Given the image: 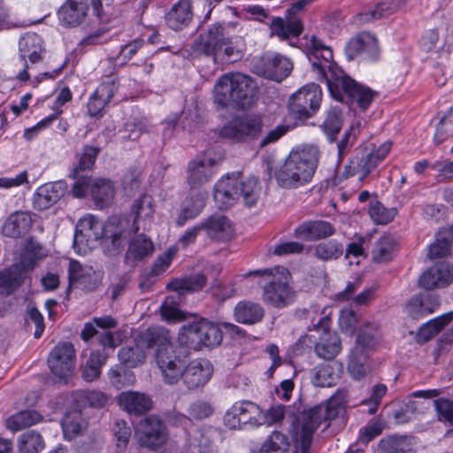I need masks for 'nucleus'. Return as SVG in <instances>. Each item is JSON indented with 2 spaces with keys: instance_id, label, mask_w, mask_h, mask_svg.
Here are the masks:
<instances>
[{
  "instance_id": "62",
  "label": "nucleus",
  "mask_w": 453,
  "mask_h": 453,
  "mask_svg": "<svg viewBox=\"0 0 453 453\" xmlns=\"http://www.w3.org/2000/svg\"><path fill=\"white\" fill-rule=\"evenodd\" d=\"M148 124L145 120H134L127 122L123 130V137L128 140L135 141L143 133L148 131Z\"/></svg>"
},
{
  "instance_id": "55",
  "label": "nucleus",
  "mask_w": 453,
  "mask_h": 453,
  "mask_svg": "<svg viewBox=\"0 0 453 453\" xmlns=\"http://www.w3.org/2000/svg\"><path fill=\"white\" fill-rule=\"evenodd\" d=\"M204 206V197L198 196L195 201L192 198L186 201V204L181 209L180 213L177 219V225L181 226L187 220L196 217Z\"/></svg>"
},
{
  "instance_id": "41",
  "label": "nucleus",
  "mask_w": 453,
  "mask_h": 453,
  "mask_svg": "<svg viewBox=\"0 0 453 453\" xmlns=\"http://www.w3.org/2000/svg\"><path fill=\"white\" fill-rule=\"evenodd\" d=\"M453 319V313L439 316L424 324L418 332V342H426L438 334Z\"/></svg>"
},
{
  "instance_id": "42",
  "label": "nucleus",
  "mask_w": 453,
  "mask_h": 453,
  "mask_svg": "<svg viewBox=\"0 0 453 453\" xmlns=\"http://www.w3.org/2000/svg\"><path fill=\"white\" fill-rule=\"evenodd\" d=\"M115 190L112 183L105 179L93 180L91 196L96 204L103 208L110 204L114 197Z\"/></svg>"
},
{
  "instance_id": "20",
  "label": "nucleus",
  "mask_w": 453,
  "mask_h": 453,
  "mask_svg": "<svg viewBox=\"0 0 453 453\" xmlns=\"http://www.w3.org/2000/svg\"><path fill=\"white\" fill-rule=\"evenodd\" d=\"M155 360L166 384L174 385L181 380L187 364L176 354L174 349L163 353Z\"/></svg>"
},
{
  "instance_id": "22",
  "label": "nucleus",
  "mask_w": 453,
  "mask_h": 453,
  "mask_svg": "<svg viewBox=\"0 0 453 453\" xmlns=\"http://www.w3.org/2000/svg\"><path fill=\"white\" fill-rule=\"evenodd\" d=\"M453 282V265L447 262L437 264L424 272L418 280L421 288L430 290L445 288Z\"/></svg>"
},
{
  "instance_id": "40",
  "label": "nucleus",
  "mask_w": 453,
  "mask_h": 453,
  "mask_svg": "<svg viewBox=\"0 0 453 453\" xmlns=\"http://www.w3.org/2000/svg\"><path fill=\"white\" fill-rule=\"evenodd\" d=\"M207 279L203 274L198 273L183 278H176L167 284L169 290L182 295L186 292H196L201 290L206 284Z\"/></svg>"
},
{
  "instance_id": "11",
  "label": "nucleus",
  "mask_w": 453,
  "mask_h": 453,
  "mask_svg": "<svg viewBox=\"0 0 453 453\" xmlns=\"http://www.w3.org/2000/svg\"><path fill=\"white\" fill-rule=\"evenodd\" d=\"M75 349L71 342H59L50 352L48 366L54 377L67 383L75 368Z\"/></svg>"
},
{
  "instance_id": "63",
  "label": "nucleus",
  "mask_w": 453,
  "mask_h": 453,
  "mask_svg": "<svg viewBox=\"0 0 453 453\" xmlns=\"http://www.w3.org/2000/svg\"><path fill=\"white\" fill-rule=\"evenodd\" d=\"M369 214L377 224H388L394 218V212L386 209L380 202L371 204Z\"/></svg>"
},
{
  "instance_id": "53",
  "label": "nucleus",
  "mask_w": 453,
  "mask_h": 453,
  "mask_svg": "<svg viewBox=\"0 0 453 453\" xmlns=\"http://www.w3.org/2000/svg\"><path fill=\"white\" fill-rule=\"evenodd\" d=\"M180 296H169L159 308L162 319L167 322H180L185 319V314L178 309Z\"/></svg>"
},
{
  "instance_id": "54",
  "label": "nucleus",
  "mask_w": 453,
  "mask_h": 453,
  "mask_svg": "<svg viewBox=\"0 0 453 453\" xmlns=\"http://www.w3.org/2000/svg\"><path fill=\"white\" fill-rule=\"evenodd\" d=\"M77 401L89 407L104 408L109 403L110 397L98 390H87L78 393Z\"/></svg>"
},
{
  "instance_id": "18",
  "label": "nucleus",
  "mask_w": 453,
  "mask_h": 453,
  "mask_svg": "<svg viewBox=\"0 0 453 453\" xmlns=\"http://www.w3.org/2000/svg\"><path fill=\"white\" fill-rule=\"evenodd\" d=\"M258 74L277 81L288 76L292 70L290 60L279 54L263 55L255 65Z\"/></svg>"
},
{
  "instance_id": "37",
  "label": "nucleus",
  "mask_w": 453,
  "mask_h": 453,
  "mask_svg": "<svg viewBox=\"0 0 453 453\" xmlns=\"http://www.w3.org/2000/svg\"><path fill=\"white\" fill-rule=\"evenodd\" d=\"M234 316L239 323L253 325L263 319L265 310L259 303L241 301L234 307Z\"/></svg>"
},
{
  "instance_id": "48",
  "label": "nucleus",
  "mask_w": 453,
  "mask_h": 453,
  "mask_svg": "<svg viewBox=\"0 0 453 453\" xmlns=\"http://www.w3.org/2000/svg\"><path fill=\"white\" fill-rule=\"evenodd\" d=\"M290 443L286 434L273 431L263 442L257 453H288Z\"/></svg>"
},
{
  "instance_id": "45",
  "label": "nucleus",
  "mask_w": 453,
  "mask_h": 453,
  "mask_svg": "<svg viewBox=\"0 0 453 453\" xmlns=\"http://www.w3.org/2000/svg\"><path fill=\"white\" fill-rule=\"evenodd\" d=\"M88 422L79 411H72L66 413L62 420L64 434L68 439H73L87 428Z\"/></svg>"
},
{
  "instance_id": "28",
  "label": "nucleus",
  "mask_w": 453,
  "mask_h": 453,
  "mask_svg": "<svg viewBox=\"0 0 453 453\" xmlns=\"http://www.w3.org/2000/svg\"><path fill=\"white\" fill-rule=\"evenodd\" d=\"M335 233L334 226L325 220H311L301 224L295 235L305 241L313 242L332 236Z\"/></svg>"
},
{
  "instance_id": "29",
  "label": "nucleus",
  "mask_w": 453,
  "mask_h": 453,
  "mask_svg": "<svg viewBox=\"0 0 453 453\" xmlns=\"http://www.w3.org/2000/svg\"><path fill=\"white\" fill-rule=\"evenodd\" d=\"M234 73L221 75L213 88L214 102L221 107H235Z\"/></svg>"
},
{
  "instance_id": "27",
  "label": "nucleus",
  "mask_w": 453,
  "mask_h": 453,
  "mask_svg": "<svg viewBox=\"0 0 453 453\" xmlns=\"http://www.w3.org/2000/svg\"><path fill=\"white\" fill-rule=\"evenodd\" d=\"M234 86L236 88L235 107H250L255 101L257 94L256 81L244 73H234Z\"/></svg>"
},
{
  "instance_id": "13",
  "label": "nucleus",
  "mask_w": 453,
  "mask_h": 453,
  "mask_svg": "<svg viewBox=\"0 0 453 453\" xmlns=\"http://www.w3.org/2000/svg\"><path fill=\"white\" fill-rule=\"evenodd\" d=\"M135 437L141 446L152 450L161 449L168 440V433L164 422L156 416L141 420L135 431Z\"/></svg>"
},
{
  "instance_id": "19",
  "label": "nucleus",
  "mask_w": 453,
  "mask_h": 453,
  "mask_svg": "<svg viewBox=\"0 0 453 453\" xmlns=\"http://www.w3.org/2000/svg\"><path fill=\"white\" fill-rule=\"evenodd\" d=\"M213 374V366L206 359H194L185 367L182 381L189 390L203 388L211 380Z\"/></svg>"
},
{
  "instance_id": "47",
  "label": "nucleus",
  "mask_w": 453,
  "mask_h": 453,
  "mask_svg": "<svg viewBox=\"0 0 453 453\" xmlns=\"http://www.w3.org/2000/svg\"><path fill=\"white\" fill-rule=\"evenodd\" d=\"M408 0H384L378 4L376 8L370 13L360 14V20L368 21L370 19H379L384 16L391 15L403 10Z\"/></svg>"
},
{
  "instance_id": "12",
  "label": "nucleus",
  "mask_w": 453,
  "mask_h": 453,
  "mask_svg": "<svg viewBox=\"0 0 453 453\" xmlns=\"http://www.w3.org/2000/svg\"><path fill=\"white\" fill-rule=\"evenodd\" d=\"M314 0H297L288 9V19L285 21L282 18L273 19L270 30L271 36H277L281 40L289 37H298L303 31V25L301 19L294 16L303 12Z\"/></svg>"
},
{
  "instance_id": "38",
  "label": "nucleus",
  "mask_w": 453,
  "mask_h": 453,
  "mask_svg": "<svg viewBox=\"0 0 453 453\" xmlns=\"http://www.w3.org/2000/svg\"><path fill=\"white\" fill-rule=\"evenodd\" d=\"M342 367L337 363H323L313 369L312 382L317 387H331L340 378Z\"/></svg>"
},
{
  "instance_id": "7",
  "label": "nucleus",
  "mask_w": 453,
  "mask_h": 453,
  "mask_svg": "<svg viewBox=\"0 0 453 453\" xmlns=\"http://www.w3.org/2000/svg\"><path fill=\"white\" fill-rule=\"evenodd\" d=\"M307 318L311 325L309 331L319 334V342L315 345V352L320 358L333 360L341 351V341L338 335L330 329L331 319L325 311H319L316 307L306 311Z\"/></svg>"
},
{
  "instance_id": "16",
  "label": "nucleus",
  "mask_w": 453,
  "mask_h": 453,
  "mask_svg": "<svg viewBox=\"0 0 453 453\" xmlns=\"http://www.w3.org/2000/svg\"><path fill=\"white\" fill-rule=\"evenodd\" d=\"M221 160L211 150L206 151L202 157L192 160L188 167V182L191 188H198L213 175L212 167Z\"/></svg>"
},
{
  "instance_id": "35",
  "label": "nucleus",
  "mask_w": 453,
  "mask_h": 453,
  "mask_svg": "<svg viewBox=\"0 0 453 453\" xmlns=\"http://www.w3.org/2000/svg\"><path fill=\"white\" fill-rule=\"evenodd\" d=\"M118 88L117 84L111 81L101 83L88 103V111L90 116H97L110 102Z\"/></svg>"
},
{
  "instance_id": "58",
  "label": "nucleus",
  "mask_w": 453,
  "mask_h": 453,
  "mask_svg": "<svg viewBox=\"0 0 453 453\" xmlns=\"http://www.w3.org/2000/svg\"><path fill=\"white\" fill-rule=\"evenodd\" d=\"M409 444L406 438L390 436L382 439L379 444L380 453H406Z\"/></svg>"
},
{
  "instance_id": "1",
  "label": "nucleus",
  "mask_w": 453,
  "mask_h": 453,
  "mask_svg": "<svg viewBox=\"0 0 453 453\" xmlns=\"http://www.w3.org/2000/svg\"><path fill=\"white\" fill-rule=\"evenodd\" d=\"M304 51L312 62V67L318 72L319 79L327 85L331 96L337 101H342L346 94L363 111L373 101L376 92L357 83L334 61L332 49L315 35L306 38Z\"/></svg>"
},
{
  "instance_id": "6",
  "label": "nucleus",
  "mask_w": 453,
  "mask_h": 453,
  "mask_svg": "<svg viewBox=\"0 0 453 453\" xmlns=\"http://www.w3.org/2000/svg\"><path fill=\"white\" fill-rule=\"evenodd\" d=\"M111 225L104 226V223L93 215H87L81 219L76 226L73 247L77 253H85L87 249L99 239L109 237L115 247H119L127 238L126 231L111 233Z\"/></svg>"
},
{
  "instance_id": "44",
  "label": "nucleus",
  "mask_w": 453,
  "mask_h": 453,
  "mask_svg": "<svg viewBox=\"0 0 453 453\" xmlns=\"http://www.w3.org/2000/svg\"><path fill=\"white\" fill-rule=\"evenodd\" d=\"M118 356L123 365L132 368L141 365L146 360L145 349L140 342H137V337L134 346L121 348Z\"/></svg>"
},
{
  "instance_id": "32",
  "label": "nucleus",
  "mask_w": 453,
  "mask_h": 453,
  "mask_svg": "<svg viewBox=\"0 0 453 453\" xmlns=\"http://www.w3.org/2000/svg\"><path fill=\"white\" fill-rule=\"evenodd\" d=\"M439 305L438 296L426 293L414 296L407 303L405 309L410 317L420 319L434 312Z\"/></svg>"
},
{
  "instance_id": "25",
  "label": "nucleus",
  "mask_w": 453,
  "mask_h": 453,
  "mask_svg": "<svg viewBox=\"0 0 453 453\" xmlns=\"http://www.w3.org/2000/svg\"><path fill=\"white\" fill-rule=\"evenodd\" d=\"M27 268L23 263L12 265L0 272V294L9 296L16 291L27 277Z\"/></svg>"
},
{
  "instance_id": "10",
  "label": "nucleus",
  "mask_w": 453,
  "mask_h": 453,
  "mask_svg": "<svg viewBox=\"0 0 453 453\" xmlns=\"http://www.w3.org/2000/svg\"><path fill=\"white\" fill-rule=\"evenodd\" d=\"M322 91L319 85L309 83L293 94L288 102L289 112L297 119H306L319 108Z\"/></svg>"
},
{
  "instance_id": "46",
  "label": "nucleus",
  "mask_w": 453,
  "mask_h": 453,
  "mask_svg": "<svg viewBox=\"0 0 453 453\" xmlns=\"http://www.w3.org/2000/svg\"><path fill=\"white\" fill-rule=\"evenodd\" d=\"M153 252L154 245L151 240L144 234H140L130 242L127 252V258L142 260L146 257L151 256Z\"/></svg>"
},
{
  "instance_id": "9",
  "label": "nucleus",
  "mask_w": 453,
  "mask_h": 453,
  "mask_svg": "<svg viewBox=\"0 0 453 453\" xmlns=\"http://www.w3.org/2000/svg\"><path fill=\"white\" fill-rule=\"evenodd\" d=\"M263 132V120L257 115L237 116L224 125L219 136L236 143L257 140Z\"/></svg>"
},
{
  "instance_id": "3",
  "label": "nucleus",
  "mask_w": 453,
  "mask_h": 453,
  "mask_svg": "<svg viewBox=\"0 0 453 453\" xmlns=\"http://www.w3.org/2000/svg\"><path fill=\"white\" fill-rule=\"evenodd\" d=\"M319 159V148L306 145L291 151L283 165L275 173L278 184L286 188H297L310 182Z\"/></svg>"
},
{
  "instance_id": "2",
  "label": "nucleus",
  "mask_w": 453,
  "mask_h": 453,
  "mask_svg": "<svg viewBox=\"0 0 453 453\" xmlns=\"http://www.w3.org/2000/svg\"><path fill=\"white\" fill-rule=\"evenodd\" d=\"M348 401V391L338 389L324 404L315 406L302 415L301 420L294 425L292 434L294 445L311 453V445L314 432L323 421H332L344 412Z\"/></svg>"
},
{
  "instance_id": "43",
  "label": "nucleus",
  "mask_w": 453,
  "mask_h": 453,
  "mask_svg": "<svg viewBox=\"0 0 453 453\" xmlns=\"http://www.w3.org/2000/svg\"><path fill=\"white\" fill-rule=\"evenodd\" d=\"M44 448V439L35 430L25 432L19 436L18 450L19 453H40Z\"/></svg>"
},
{
  "instance_id": "49",
  "label": "nucleus",
  "mask_w": 453,
  "mask_h": 453,
  "mask_svg": "<svg viewBox=\"0 0 453 453\" xmlns=\"http://www.w3.org/2000/svg\"><path fill=\"white\" fill-rule=\"evenodd\" d=\"M107 357L99 350L90 353L82 369V378L87 381H94L99 378L101 368L105 364Z\"/></svg>"
},
{
  "instance_id": "31",
  "label": "nucleus",
  "mask_w": 453,
  "mask_h": 453,
  "mask_svg": "<svg viewBox=\"0 0 453 453\" xmlns=\"http://www.w3.org/2000/svg\"><path fill=\"white\" fill-rule=\"evenodd\" d=\"M88 0H67L59 9L58 19L65 26L75 27L86 18Z\"/></svg>"
},
{
  "instance_id": "17",
  "label": "nucleus",
  "mask_w": 453,
  "mask_h": 453,
  "mask_svg": "<svg viewBox=\"0 0 453 453\" xmlns=\"http://www.w3.org/2000/svg\"><path fill=\"white\" fill-rule=\"evenodd\" d=\"M145 349H155V358L174 349L171 332L160 326H152L141 332L137 336Z\"/></svg>"
},
{
  "instance_id": "57",
  "label": "nucleus",
  "mask_w": 453,
  "mask_h": 453,
  "mask_svg": "<svg viewBox=\"0 0 453 453\" xmlns=\"http://www.w3.org/2000/svg\"><path fill=\"white\" fill-rule=\"evenodd\" d=\"M240 192V197L242 196L243 198L245 204L248 206L254 205L258 198L259 192L257 179L255 177H250L245 180H242Z\"/></svg>"
},
{
  "instance_id": "15",
  "label": "nucleus",
  "mask_w": 453,
  "mask_h": 453,
  "mask_svg": "<svg viewBox=\"0 0 453 453\" xmlns=\"http://www.w3.org/2000/svg\"><path fill=\"white\" fill-rule=\"evenodd\" d=\"M19 47L20 62L23 63L24 68L17 73L16 78L21 82H27L30 80L27 59L31 64H35L42 59L44 53L42 40L35 33H27L19 40Z\"/></svg>"
},
{
  "instance_id": "50",
  "label": "nucleus",
  "mask_w": 453,
  "mask_h": 453,
  "mask_svg": "<svg viewBox=\"0 0 453 453\" xmlns=\"http://www.w3.org/2000/svg\"><path fill=\"white\" fill-rule=\"evenodd\" d=\"M380 327L375 323H369L361 329L355 346H360L362 350L373 349L380 340Z\"/></svg>"
},
{
  "instance_id": "33",
  "label": "nucleus",
  "mask_w": 453,
  "mask_h": 453,
  "mask_svg": "<svg viewBox=\"0 0 453 453\" xmlns=\"http://www.w3.org/2000/svg\"><path fill=\"white\" fill-rule=\"evenodd\" d=\"M377 51V39L373 35L368 32H362L354 35L345 47L346 55L349 59L364 52L370 55H376Z\"/></svg>"
},
{
  "instance_id": "34",
  "label": "nucleus",
  "mask_w": 453,
  "mask_h": 453,
  "mask_svg": "<svg viewBox=\"0 0 453 453\" xmlns=\"http://www.w3.org/2000/svg\"><path fill=\"white\" fill-rule=\"evenodd\" d=\"M32 226V218L27 212L16 211L5 220L2 232L11 238H19L26 235Z\"/></svg>"
},
{
  "instance_id": "21",
  "label": "nucleus",
  "mask_w": 453,
  "mask_h": 453,
  "mask_svg": "<svg viewBox=\"0 0 453 453\" xmlns=\"http://www.w3.org/2000/svg\"><path fill=\"white\" fill-rule=\"evenodd\" d=\"M103 273L90 265H83L77 260H70L68 265L69 285L80 284L88 291L95 290L102 280Z\"/></svg>"
},
{
  "instance_id": "56",
  "label": "nucleus",
  "mask_w": 453,
  "mask_h": 453,
  "mask_svg": "<svg viewBox=\"0 0 453 453\" xmlns=\"http://www.w3.org/2000/svg\"><path fill=\"white\" fill-rule=\"evenodd\" d=\"M342 119L341 111L337 108H332L330 111H328L322 126L324 132L331 142L335 139V135L342 129Z\"/></svg>"
},
{
  "instance_id": "23",
  "label": "nucleus",
  "mask_w": 453,
  "mask_h": 453,
  "mask_svg": "<svg viewBox=\"0 0 453 453\" xmlns=\"http://www.w3.org/2000/svg\"><path fill=\"white\" fill-rule=\"evenodd\" d=\"M242 179L237 175H226L215 185L214 198L221 209H226L240 197Z\"/></svg>"
},
{
  "instance_id": "36",
  "label": "nucleus",
  "mask_w": 453,
  "mask_h": 453,
  "mask_svg": "<svg viewBox=\"0 0 453 453\" xmlns=\"http://www.w3.org/2000/svg\"><path fill=\"white\" fill-rule=\"evenodd\" d=\"M64 195L61 183H46L41 186L34 196V207L39 211L47 210Z\"/></svg>"
},
{
  "instance_id": "30",
  "label": "nucleus",
  "mask_w": 453,
  "mask_h": 453,
  "mask_svg": "<svg viewBox=\"0 0 453 453\" xmlns=\"http://www.w3.org/2000/svg\"><path fill=\"white\" fill-rule=\"evenodd\" d=\"M193 19V4L191 0H179L165 15L167 26L173 30H181Z\"/></svg>"
},
{
  "instance_id": "52",
  "label": "nucleus",
  "mask_w": 453,
  "mask_h": 453,
  "mask_svg": "<svg viewBox=\"0 0 453 453\" xmlns=\"http://www.w3.org/2000/svg\"><path fill=\"white\" fill-rule=\"evenodd\" d=\"M344 251L343 245L335 241L320 242L315 247V256L324 261L339 258Z\"/></svg>"
},
{
  "instance_id": "59",
  "label": "nucleus",
  "mask_w": 453,
  "mask_h": 453,
  "mask_svg": "<svg viewBox=\"0 0 453 453\" xmlns=\"http://www.w3.org/2000/svg\"><path fill=\"white\" fill-rule=\"evenodd\" d=\"M231 408L243 425L256 421L254 415L259 411L258 406L250 401L237 402Z\"/></svg>"
},
{
  "instance_id": "8",
  "label": "nucleus",
  "mask_w": 453,
  "mask_h": 453,
  "mask_svg": "<svg viewBox=\"0 0 453 453\" xmlns=\"http://www.w3.org/2000/svg\"><path fill=\"white\" fill-rule=\"evenodd\" d=\"M223 335L219 326L207 320L185 325L179 334V342L194 349L219 345Z\"/></svg>"
},
{
  "instance_id": "5",
  "label": "nucleus",
  "mask_w": 453,
  "mask_h": 453,
  "mask_svg": "<svg viewBox=\"0 0 453 453\" xmlns=\"http://www.w3.org/2000/svg\"><path fill=\"white\" fill-rule=\"evenodd\" d=\"M249 275L260 276L262 281V301L268 306L275 309H283L296 299V291L290 285V274L284 267L257 270Z\"/></svg>"
},
{
  "instance_id": "60",
  "label": "nucleus",
  "mask_w": 453,
  "mask_h": 453,
  "mask_svg": "<svg viewBox=\"0 0 453 453\" xmlns=\"http://www.w3.org/2000/svg\"><path fill=\"white\" fill-rule=\"evenodd\" d=\"M100 152V149L93 146H86L83 150V153L81 156L77 166L73 169L70 177L76 178L79 171H84L90 169L96 161V158Z\"/></svg>"
},
{
  "instance_id": "14",
  "label": "nucleus",
  "mask_w": 453,
  "mask_h": 453,
  "mask_svg": "<svg viewBox=\"0 0 453 453\" xmlns=\"http://www.w3.org/2000/svg\"><path fill=\"white\" fill-rule=\"evenodd\" d=\"M392 143L386 142L366 156H356L352 157L345 166L346 177L358 175L360 180L365 179L388 155Z\"/></svg>"
},
{
  "instance_id": "24",
  "label": "nucleus",
  "mask_w": 453,
  "mask_h": 453,
  "mask_svg": "<svg viewBox=\"0 0 453 453\" xmlns=\"http://www.w3.org/2000/svg\"><path fill=\"white\" fill-rule=\"evenodd\" d=\"M207 236L215 242H228L234 235L232 222L226 216L212 215L202 222Z\"/></svg>"
},
{
  "instance_id": "64",
  "label": "nucleus",
  "mask_w": 453,
  "mask_h": 453,
  "mask_svg": "<svg viewBox=\"0 0 453 453\" xmlns=\"http://www.w3.org/2000/svg\"><path fill=\"white\" fill-rule=\"evenodd\" d=\"M439 419L453 424V401L447 398H440L434 402Z\"/></svg>"
},
{
  "instance_id": "61",
  "label": "nucleus",
  "mask_w": 453,
  "mask_h": 453,
  "mask_svg": "<svg viewBox=\"0 0 453 453\" xmlns=\"http://www.w3.org/2000/svg\"><path fill=\"white\" fill-rule=\"evenodd\" d=\"M451 138H453V111L448 112L439 122L434 134V142L441 144Z\"/></svg>"
},
{
  "instance_id": "4",
  "label": "nucleus",
  "mask_w": 453,
  "mask_h": 453,
  "mask_svg": "<svg viewBox=\"0 0 453 453\" xmlns=\"http://www.w3.org/2000/svg\"><path fill=\"white\" fill-rule=\"evenodd\" d=\"M193 52L211 57L217 65H228L238 61L242 57L227 35L226 27L220 24L211 25L193 42Z\"/></svg>"
},
{
  "instance_id": "51",
  "label": "nucleus",
  "mask_w": 453,
  "mask_h": 453,
  "mask_svg": "<svg viewBox=\"0 0 453 453\" xmlns=\"http://www.w3.org/2000/svg\"><path fill=\"white\" fill-rule=\"evenodd\" d=\"M395 241L389 235L382 236L376 243L372 250V258L374 261L382 263L390 260L395 250Z\"/></svg>"
},
{
  "instance_id": "39",
  "label": "nucleus",
  "mask_w": 453,
  "mask_h": 453,
  "mask_svg": "<svg viewBox=\"0 0 453 453\" xmlns=\"http://www.w3.org/2000/svg\"><path fill=\"white\" fill-rule=\"evenodd\" d=\"M348 371L350 375L359 380L365 377L371 372V365L367 351L362 350L360 346H354L349 355Z\"/></svg>"
},
{
  "instance_id": "26",
  "label": "nucleus",
  "mask_w": 453,
  "mask_h": 453,
  "mask_svg": "<svg viewBox=\"0 0 453 453\" xmlns=\"http://www.w3.org/2000/svg\"><path fill=\"white\" fill-rule=\"evenodd\" d=\"M118 403L120 408L136 416L146 413L153 406V402L148 395L137 391L122 392L118 396Z\"/></svg>"
}]
</instances>
